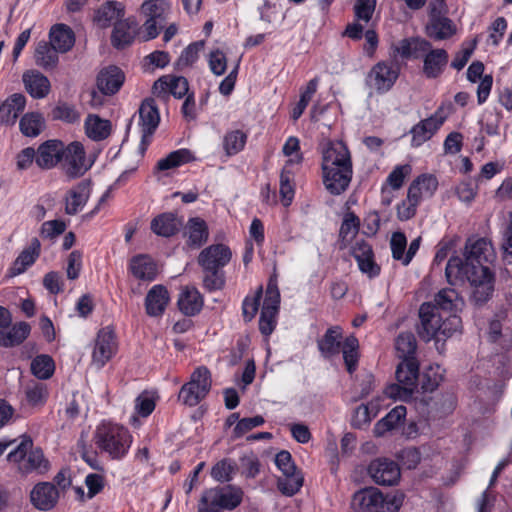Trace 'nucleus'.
Segmentation results:
<instances>
[{
  "label": "nucleus",
  "mask_w": 512,
  "mask_h": 512,
  "mask_svg": "<svg viewBox=\"0 0 512 512\" xmlns=\"http://www.w3.org/2000/svg\"><path fill=\"white\" fill-rule=\"evenodd\" d=\"M323 184L332 195L347 190L353 168L350 152L342 141H328L322 149Z\"/></svg>",
  "instance_id": "nucleus-1"
},
{
  "label": "nucleus",
  "mask_w": 512,
  "mask_h": 512,
  "mask_svg": "<svg viewBox=\"0 0 512 512\" xmlns=\"http://www.w3.org/2000/svg\"><path fill=\"white\" fill-rule=\"evenodd\" d=\"M461 262L457 259H449L445 269L447 281L451 285L469 282L473 288L471 300L475 305L487 302L494 291V279L487 266H477L472 273L461 272Z\"/></svg>",
  "instance_id": "nucleus-2"
},
{
  "label": "nucleus",
  "mask_w": 512,
  "mask_h": 512,
  "mask_svg": "<svg viewBox=\"0 0 512 512\" xmlns=\"http://www.w3.org/2000/svg\"><path fill=\"white\" fill-rule=\"evenodd\" d=\"M343 333L339 326L328 328L321 339L317 341V347L321 355L326 359H331L340 352L343 354L344 363L347 371L352 374L358 364V339L350 335L342 343Z\"/></svg>",
  "instance_id": "nucleus-3"
},
{
  "label": "nucleus",
  "mask_w": 512,
  "mask_h": 512,
  "mask_svg": "<svg viewBox=\"0 0 512 512\" xmlns=\"http://www.w3.org/2000/svg\"><path fill=\"white\" fill-rule=\"evenodd\" d=\"M404 501V494L395 491L384 495L377 488L370 487L357 491L352 498L355 512H398Z\"/></svg>",
  "instance_id": "nucleus-4"
},
{
  "label": "nucleus",
  "mask_w": 512,
  "mask_h": 512,
  "mask_svg": "<svg viewBox=\"0 0 512 512\" xmlns=\"http://www.w3.org/2000/svg\"><path fill=\"white\" fill-rule=\"evenodd\" d=\"M96 446L109 454L112 459H122L129 451L132 436L129 431L118 424L101 423L94 434Z\"/></svg>",
  "instance_id": "nucleus-5"
},
{
  "label": "nucleus",
  "mask_w": 512,
  "mask_h": 512,
  "mask_svg": "<svg viewBox=\"0 0 512 512\" xmlns=\"http://www.w3.org/2000/svg\"><path fill=\"white\" fill-rule=\"evenodd\" d=\"M33 442L29 436L23 435L17 446L9 452L7 460L17 464L19 472L43 474L49 469V461L40 448L32 449Z\"/></svg>",
  "instance_id": "nucleus-6"
},
{
  "label": "nucleus",
  "mask_w": 512,
  "mask_h": 512,
  "mask_svg": "<svg viewBox=\"0 0 512 512\" xmlns=\"http://www.w3.org/2000/svg\"><path fill=\"white\" fill-rule=\"evenodd\" d=\"M243 499V491L236 486L214 487L203 491L198 505V512H223L234 510Z\"/></svg>",
  "instance_id": "nucleus-7"
},
{
  "label": "nucleus",
  "mask_w": 512,
  "mask_h": 512,
  "mask_svg": "<svg viewBox=\"0 0 512 512\" xmlns=\"http://www.w3.org/2000/svg\"><path fill=\"white\" fill-rule=\"evenodd\" d=\"M211 382V374L206 367L196 368L191 374L190 381L181 387L179 400L190 407L198 405L209 393Z\"/></svg>",
  "instance_id": "nucleus-8"
},
{
  "label": "nucleus",
  "mask_w": 512,
  "mask_h": 512,
  "mask_svg": "<svg viewBox=\"0 0 512 512\" xmlns=\"http://www.w3.org/2000/svg\"><path fill=\"white\" fill-rule=\"evenodd\" d=\"M492 254V246L485 238H469L465 245L464 258L453 256L450 259H457L461 262V272L472 273V268L485 266L489 262Z\"/></svg>",
  "instance_id": "nucleus-9"
},
{
  "label": "nucleus",
  "mask_w": 512,
  "mask_h": 512,
  "mask_svg": "<svg viewBox=\"0 0 512 512\" xmlns=\"http://www.w3.org/2000/svg\"><path fill=\"white\" fill-rule=\"evenodd\" d=\"M399 66L392 61L376 63L366 76V84L379 94L388 92L399 77Z\"/></svg>",
  "instance_id": "nucleus-10"
},
{
  "label": "nucleus",
  "mask_w": 512,
  "mask_h": 512,
  "mask_svg": "<svg viewBox=\"0 0 512 512\" xmlns=\"http://www.w3.org/2000/svg\"><path fill=\"white\" fill-rule=\"evenodd\" d=\"M138 113V123L141 130L139 151L141 154H144L148 145L150 144L152 135L159 125L160 115L156 102L153 98L145 99L140 105Z\"/></svg>",
  "instance_id": "nucleus-11"
},
{
  "label": "nucleus",
  "mask_w": 512,
  "mask_h": 512,
  "mask_svg": "<svg viewBox=\"0 0 512 512\" xmlns=\"http://www.w3.org/2000/svg\"><path fill=\"white\" fill-rule=\"evenodd\" d=\"M443 314L438 311V307L432 303H423L419 309L420 325L417 327L419 337L425 342L432 339L439 341V330Z\"/></svg>",
  "instance_id": "nucleus-12"
},
{
  "label": "nucleus",
  "mask_w": 512,
  "mask_h": 512,
  "mask_svg": "<svg viewBox=\"0 0 512 512\" xmlns=\"http://www.w3.org/2000/svg\"><path fill=\"white\" fill-rule=\"evenodd\" d=\"M444 10L429 4V21L426 24L427 36L436 41L446 40L456 33V26L451 19L444 15Z\"/></svg>",
  "instance_id": "nucleus-13"
},
{
  "label": "nucleus",
  "mask_w": 512,
  "mask_h": 512,
  "mask_svg": "<svg viewBox=\"0 0 512 512\" xmlns=\"http://www.w3.org/2000/svg\"><path fill=\"white\" fill-rule=\"evenodd\" d=\"M117 344L115 335L109 327L99 330L94 349L92 352V363L98 369L102 368L116 353Z\"/></svg>",
  "instance_id": "nucleus-14"
},
{
  "label": "nucleus",
  "mask_w": 512,
  "mask_h": 512,
  "mask_svg": "<svg viewBox=\"0 0 512 512\" xmlns=\"http://www.w3.org/2000/svg\"><path fill=\"white\" fill-rule=\"evenodd\" d=\"M232 252L225 244H212L203 249L197 258L203 270H222L231 260Z\"/></svg>",
  "instance_id": "nucleus-15"
},
{
  "label": "nucleus",
  "mask_w": 512,
  "mask_h": 512,
  "mask_svg": "<svg viewBox=\"0 0 512 512\" xmlns=\"http://www.w3.org/2000/svg\"><path fill=\"white\" fill-rule=\"evenodd\" d=\"M444 121L445 116L442 115V109L439 108L433 115L414 125L410 130L412 135L411 146L419 147L430 140Z\"/></svg>",
  "instance_id": "nucleus-16"
},
{
  "label": "nucleus",
  "mask_w": 512,
  "mask_h": 512,
  "mask_svg": "<svg viewBox=\"0 0 512 512\" xmlns=\"http://www.w3.org/2000/svg\"><path fill=\"white\" fill-rule=\"evenodd\" d=\"M368 473L375 483L392 486L400 479V469L394 461L377 459L370 463Z\"/></svg>",
  "instance_id": "nucleus-17"
},
{
  "label": "nucleus",
  "mask_w": 512,
  "mask_h": 512,
  "mask_svg": "<svg viewBox=\"0 0 512 512\" xmlns=\"http://www.w3.org/2000/svg\"><path fill=\"white\" fill-rule=\"evenodd\" d=\"M63 167L70 178L82 176L89 168L85 163L84 147L79 142H73L65 147Z\"/></svg>",
  "instance_id": "nucleus-18"
},
{
  "label": "nucleus",
  "mask_w": 512,
  "mask_h": 512,
  "mask_svg": "<svg viewBox=\"0 0 512 512\" xmlns=\"http://www.w3.org/2000/svg\"><path fill=\"white\" fill-rule=\"evenodd\" d=\"M152 89L157 97L166 98L170 93L176 98H182L189 94V83L183 76L165 75L155 81Z\"/></svg>",
  "instance_id": "nucleus-19"
},
{
  "label": "nucleus",
  "mask_w": 512,
  "mask_h": 512,
  "mask_svg": "<svg viewBox=\"0 0 512 512\" xmlns=\"http://www.w3.org/2000/svg\"><path fill=\"white\" fill-rule=\"evenodd\" d=\"M352 256L357 261L359 270L369 278L377 277L380 274V266L374 260V253L371 245L364 240H358L352 247Z\"/></svg>",
  "instance_id": "nucleus-20"
},
{
  "label": "nucleus",
  "mask_w": 512,
  "mask_h": 512,
  "mask_svg": "<svg viewBox=\"0 0 512 512\" xmlns=\"http://www.w3.org/2000/svg\"><path fill=\"white\" fill-rule=\"evenodd\" d=\"M65 146L59 140H47L36 151V164L41 169H51L63 159Z\"/></svg>",
  "instance_id": "nucleus-21"
},
{
  "label": "nucleus",
  "mask_w": 512,
  "mask_h": 512,
  "mask_svg": "<svg viewBox=\"0 0 512 512\" xmlns=\"http://www.w3.org/2000/svg\"><path fill=\"white\" fill-rule=\"evenodd\" d=\"M30 499L37 509L48 511L56 506L59 499V491L51 482H40L32 489Z\"/></svg>",
  "instance_id": "nucleus-22"
},
{
  "label": "nucleus",
  "mask_w": 512,
  "mask_h": 512,
  "mask_svg": "<svg viewBox=\"0 0 512 512\" xmlns=\"http://www.w3.org/2000/svg\"><path fill=\"white\" fill-rule=\"evenodd\" d=\"M170 302L168 289L162 284L154 285L145 297V310L150 317H160L164 314Z\"/></svg>",
  "instance_id": "nucleus-23"
},
{
  "label": "nucleus",
  "mask_w": 512,
  "mask_h": 512,
  "mask_svg": "<svg viewBox=\"0 0 512 512\" xmlns=\"http://www.w3.org/2000/svg\"><path fill=\"white\" fill-rule=\"evenodd\" d=\"M137 32V23L133 18L121 19L114 23L111 34V44L121 50L130 46Z\"/></svg>",
  "instance_id": "nucleus-24"
},
{
  "label": "nucleus",
  "mask_w": 512,
  "mask_h": 512,
  "mask_svg": "<svg viewBox=\"0 0 512 512\" xmlns=\"http://www.w3.org/2000/svg\"><path fill=\"white\" fill-rule=\"evenodd\" d=\"M184 237L189 248L202 247L209 238V228L205 220L200 217L189 218L184 228Z\"/></svg>",
  "instance_id": "nucleus-25"
},
{
  "label": "nucleus",
  "mask_w": 512,
  "mask_h": 512,
  "mask_svg": "<svg viewBox=\"0 0 512 512\" xmlns=\"http://www.w3.org/2000/svg\"><path fill=\"white\" fill-rule=\"evenodd\" d=\"M22 82L27 93L34 99H43L50 93L49 79L37 70L25 71L22 75Z\"/></svg>",
  "instance_id": "nucleus-26"
},
{
  "label": "nucleus",
  "mask_w": 512,
  "mask_h": 512,
  "mask_svg": "<svg viewBox=\"0 0 512 512\" xmlns=\"http://www.w3.org/2000/svg\"><path fill=\"white\" fill-rule=\"evenodd\" d=\"M449 62L448 52L443 48H432L423 59V74L428 79L438 78Z\"/></svg>",
  "instance_id": "nucleus-27"
},
{
  "label": "nucleus",
  "mask_w": 512,
  "mask_h": 512,
  "mask_svg": "<svg viewBox=\"0 0 512 512\" xmlns=\"http://www.w3.org/2000/svg\"><path fill=\"white\" fill-rule=\"evenodd\" d=\"M125 14V6L118 1H107L95 10L93 21L100 28H108L120 21Z\"/></svg>",
  "instance_id": "nucleus-28"
},
{
  "label": "nucleus",
  "mask_w": 512,
  "mask_h": 512,
  "mask_svg": "<svg viewBox=\"0 0 512 512\" xmlns=\"http://www.w3.org/2000/svg\"><path fill=\"white\" fill-rule=\"evenodd\" d=\"M25 106L26 97L22 93H14L5 101H0V123L4 125L15 124Z\"/></svg>",
  "instance_id": "nucleus-29"
},
{
  "label": "nucleus",
  "mask_w": 512,
  "mask_h": 512,
  "mask_svg": "<svg viewBox=\"0 0 512 512\" xmlns=\"http://www.w3.org/2000/svg\"><path fill=\"white\" fill-rule=\"evenodd\" d=\"M128 269L135 278L143 281H153L157 275V265L147 254L133 256Z\"/></svg>",
  "instance_id": "nucleus-30"
},
{
  "label": "nucleus",
  "mask_w": 512,
  "mask_h": 512,
  "mask_svg": "<svg viewBox=\"0 0 512 512\" xmlns=\"http://www.w3.org/2000/svg\"><path fill=\"white\" fill-rule=\"evenodd\" d=\"M124 73L116 66L103 69L97 77V87L104 95L115 94L124 83Z\"/></svg>",
  "instance_id": "nucleus-31"
},
{
  "label": "nucleus",
  "mask_w": 512,
  "mask_h": 512,
  "mask_svg": "<svg viewBox=\"0 0 512 512\" xmlns=\"http://www.w3.org/2000/svg\"><path fill=\"white\" fill-rule=\"evenodd\" d=\"M204 300L201 293L195 287H184L178 297L179 310L186 316L197 315L203 307Z\"/></svg>",
  "instance_id": "nucleus-32"
},
{
  "label": "nucleus",
  "mask_w": 512,
  "mask_h": 512,
  "mask_svg": "<svg viewBox=\"0 0 512 512\" xmlns=\"http://www.w3.org/2000/svg\"><path fill=\"white\" fill-rule=\"evenodd\" d=\"M181 225L182 221L175 213L165 212L152 219L150 228L156 235L168 238L175 235Z\"/></svg>",
  "instance_id": "nucleus-33"
},
{
  "label": "nucleus",
  "mask_w": 512,
  "mask_h": 512,
  "mask_svg": "<svg viewBox=\"0 0 512 512\" xmlns=\"http://www.w3.org/2000/svg\"><path fill=\"white\" fill-rule=\"evenodd\" d=\"M90 196V186L80 182L72 188L65 198V213L75 215L83 209Z\"/></svg>",
  "instance_id": "nucleus-34"
},
{
  "label": "nucleus",
  "mask_w": 512,
  "mask_h": 512,
  "mask_svg": "<svg viewBox=\"0 0 512 512\" xmlns=\"http://www.w3.org/2000/svg\"><path fill=\"white\" fill-rule=\"evenodd\" d=\"M50 45L60 53L68 52L75 44L73 30L65 24L52 26L49 32Z\"/></svg>",
  "instance_id": "nucleus-35"
},
{
  "label": "nucleus",
  "mask_w": 512,
  "mask_h": 512,
  "mask_svg": "<svg viewBox=\"0 0 512 512\" xmlns=\"http://www.w3.org/2000/svg\"><path fill=\"white\" fill-rule=\"evenodd\" d=\"M41 244L37 238H33L30 245L25 248L13 262L10 268L12 276L23 273L29 266L34 264L40 254Z\"/></svg>",
  "instance_id": "nucleus-36"
},
{
  "label": "nucleus",
  "mask_w": 512,
  "mask_h": 512,
  "mask_svg": "<svg viewBox=\"0 0 512 512\" xmlns=\"http://www.w3.org/2000/svg\"><path fill=\"white\" fill-rule=\"evenodd\" d=\"M432 305L438 307L442 314H454L463 305V300L455 289L445 288L437 293Z\"/></svg>",
  "instance_id": "nucleus-37"
},
{
  "label": "nucleus",
  "mask_w": 512,
  "mask_h": 512,
  "mask_svg": "<svg viewBox=\"0 0 512 512\" xmlns=\"http://www.w3.org/2000/svg\"><path fill=\"white\" fill-rule=\"evenodd\" d=\"M31 332V326L27 322H18L8 331L0 330V345L14 347L22 344Z\"/></svg>",
  "instance_id": "nucleus-38"
},
{
  "label": "nucleus",
  "mask_w": 512,
  "mask_h": 512,
  "mask_svg": "<svg viewBox=\"0 0 512 512\" xmlns=\"http://www.w3.org/2000/svg\"><path fill=\"white\" fill-rule=\"evenodd\" d=\"M45 127V119L39 112H28L24 114L19 121L21 133L30 138L39 136Z\"/></svg>",
  "instance_id": "nucleus-39"
},
{
  "label": "nucleus",
  "mask_w": 512,
  "mask_h": 512,
  "mask_svg": "<svg viewBox=\"0 0 512 512\" xmlns=\"http://www.w3.org/2000/svg\"><path fill=\"white\" fill-rule=\"evenodd\" d=\"M419 376V365L416 359L403 360L396 369L397 381L410 387L412 391L416 388V382Z\"/></svg>",
  "instance_id": "nucleus-40"
},
{
  "label": "nucleus",
  "mask_w": 512,
  "mask_h": 512,
  "mask_svg": "<svg viewBox=\"0 0 512 512\" xmlns=\"http://www.w3.org/2000/svg\"><path fill=\"white\" fill-rule=\"evenodd\" d=\"M406 416V407L399 405L393 408L385 417L374 426L376 436H383L386 432L399 426Z\"/></svg>",
  "instance_id": "nucleus-41"
},
{
  "label": "nucleus",
  "mask_w": 512,
  "mask_h": 512,
  "mask_svg": "<svg viewBox=\"0 0 512 512\" xmlns=\"http://www.w3.org/2000/svg\"><path fill=\"white\" fill-rule=\"evenodd\" d=\"M85 131L90 139L101 141L110 135L111 123L109 120L101 119L96 115H89L85 121Z\"/></svg>",
  "instance_id": "nucleus-42"
},
{
  "label": "nucleus",
  "mask_w": 512,
  "mask_h": 512,
  "mask_svg": "<svg viewBox=\"0 0 512 512\" xmlns=\"http://www.w3.org/2000/svg\"><path fill=\"white\" fill-rule=\"evenodd\" d=\"M58 50L47 42L38 43L35 50V62L45 70H51L58 64Z\"/></svg>",
  "instance_id": "nucleus-43"
},
{
  "label": "nucleus",
  "mask_w": 512,
  "mask_h": 512,
  "mask_svg": "<svg viewBox=\"0 0 512 512\" xmlns=\"http://www.w3.org/2000/svg\"><path fill=\"white\" fill-rule=\"evenodd\" d=\"M395 349L398 357L402 360L416 359L414 356L417 342L414 334L411 332L400 333L395 340Z\"/></svg>",
  "instance_id": "nucleus-44"
},
{
  "label": "nucleus",
  "mask_w": 512,
  "mask_h": 512,
  "mask_svg": "<svg viewBox=\"0 0 512 512\" xmlns=\"http://www.w3.org/2000/svg\"><path fill=\"white\" fill-rule=\"evenodd\" d=\"M193 159L192 153L188 149H179L169 153L165 158L157 162V169L160 171L169 170L188 163Z\"/></svg>",
  "instance_id": "nucleus-45"
},
{
  "label": "nucleus",
  "mask_w": 512,
  "mask_h": 512,
  "mask_svg": "<svg viewBox=\"0 0 512 512\" xmlns=\"http://www.w3.org/2000/svg\"><path fill=\"white\" fill-rule=\"evenodd\" d=\"M55 370L53 359L48 355H38L31 362V371L39 380L49 379Z\"/></svg>",
  "instance_id": "nucleus-46"
},
{
  "label": "nucleus",
  "mask_w": 512,
  "mask_h": 512,
  "mask_svg": "<svg viewBox=\"0 0 512 512\" xmlns=\"http://www.w3.org/2000/svg\"><path fill=\"white\" fill-rule=\"evenodd\" d=\"M141 8L149 19L165 23L170 6L166 0H147Z\"/></svg>",
  "instance_id": "nucleus-47"
},
{
  "label": "nucleus",
  "mask_w": 512,
  "mask_h": 512,
  "mask_svg": "<svg viewBox=\"0 0 512 512\" xmlns=\"http://www.w3.org/2000/svg\"><path fill=\"white\" fill-rule=\"evenodd\" d=\"M247 135L241 130H232L225 134L223 138V148L227 155L239 153L245 146Z\"/></svg>",
  "instance_id": "nucleus-48"
},
{
  "label": "nucleus",
  "mask_w": 512,
  "mask_h": 512,
  "mask_svg": "<svg viewBox=\"0 0 512 512\" xmlns=\"http://www.w3.org/2000/svg\"><path fill=\"white\" fill-rule=\"evenodd\" d=\"M237 470L236 463L231 459H222L211 469V476L214 480L224 483L232 480Z\"/></svg>",
  "instance_id": "nucleus-49"
},
{
  "label": "nucleus",
  "mask_w": 512,
  "mask_h": 512,
  "mask_svg": "<svg viewBox=\"0 0 512 512\" xmlns=\"http://www.w3.org/2000/svg\"><path fill=\"white\" fill-rule=\"evenodd\" d=\"M25 394L30 405H43L48 397L47 386L39 381H31L25 388Z\"/></svg>",
  "instance_id": "nucleus-50"
},
{
  "label": "nucleus",
  "mask_w": 512,
  "mask_h": 512,
  "mask_svg": "<svg viewBox=\"0 0 512 512\" xmlns=\"http://www.w3.org/2000/svg\"><path fill=\"white\" fill-rule=\"evenodd\" d=\"M280 196L282 203L285 207L289 206L292 203L294 198V184H293V175L288 170L287 165L283 168L280 174Z\"/></svg>",
  "instance_id": "nucleus-51"
},
{
  "label": "nucleus",
  "mask_w": 512,
  "mask_h": 512,
  "mask_svg": "<svg viewBox=\"0 0 512 512\" xmlns=\"http://www.w3.org/2000/svg\"><path fill=\"white\" fill-rule=\"evenodd\" d=\"M444 370L439 366H430L422 376L421 388L424 392H433L443 380Z\"/></svg>",
  "instance_id": "nucleus-52"
},
{
  "label": "nucleus",
  "mask_w": 512,
  "mask_h": 512,
  "mask_svg": "<svg viewBox=\"0 0 512 512\" xmlns=\"http://www.w3.org/2000/svg\"><path fill=\"white\" fill-rule=\"evenodd\" d=\"M278 480V489L287 496L296 494L303 485V477L298 472L283 475Z\"/></svg>",
  "instance_id": "nucleus-53"
},
{
  "label": "nucleus",
  "mask_w": 512,
  "mask_h": 512,
  "mask_svg": "<svg viewBox=\"0 0 512 512\" xmlns=\"http://www.w3.org/2000/svg\"><path fill=\"white\" fill-rule=\"evenodd\" d=\"M204 47V41H197L188 45L179 56L176 66L179 69L191 66L198 59L200 50Z\"/></svg>",
  "instance_id": "nucleus-54"
},
{
  "label": "nucleus",
  "mask_w": 512,
  "mask_h": 512,
  "mask_svg": "<svg viewBox=\"0 0 512 512\" xmlns=\"http://www.w3.org/2000/svg\"><path fill=\"white\" fill-rule=\"evenodd\" d=\"M461 318L456 314H443L441 329L439 330V341L451 337L461 328Z\"/></svg>",
  "instance_id": "nucleus-55"
},
{
  "label": "nucleus",
  "mask_w": 512,
  "mask_h": 512,
  "mask_svg": "<svg viewBox=\"0 0 512 512\" xmlns=\"http://www.w3.org/2000/svg\"><path fill=\"white\" fill-rule=\"evenodd\" d=\"M360 220L352 212L347 213L342 221L339 237L342 241L347 242L351 240L359 230Z\"/></svg>",
  "instance_id": "nucleus-56"
},
{
  "label": "nucleus",
  "mask_w": 512,
  "mask_h": 512,
  "mask_svg": "<svg viewBox=\"0 0 512 512\" xmlns=\"http://www.w3.org/2000/svg\"><path fill=\"white\" fill-rule=\"evenodd\" d=\"M407 238L403 232L396 231L390 239V248L394 260L401 261L404 265L406 257Z\"/></svg>",
  "instance_id": "nucleus-57"
},
{
  "label": "nucleus",
  "mask_w": 512,
  "mask_h": 512,
  "mask_svg": "<svg viewBox=\"0 0 512 512\" xmlns=\"http://www.w3.org/2000/svg\"><path fill=\"white\" fill-rule=\"evenodd\" d=\"M280 304V293L275 285L268 284L261 312L277 315Z\"/></svg>",
  "instance_id": "nucleus-58"
},
{
  "label": "nucleus",
  "mask_w": 512,
  "mask_h": 512,
  "mask_svg": "<svg viewBox=\"0 0 512 512\" xmlns=\"http://www.w3.org/2000/svg\"><path fill=\"white\" fill-rule=\"evenodd\" d=\"M155 409V398L149 392H142L135 399V411L142 417H148Z\"/></svg>",
  "instance_id": "nucleus-59"
},
{
  "label": "nucleus",
  "mask_w": 512,
  "mask_h": 512,
  "mask_svg": "<svg viewBox=\"0 0 512 512\" xmlns=\"http://www.w3.org/2000/svg\"><path fill=\"white\" fill-rule=\"evenodd\" d=\"M205 276L203 278V286L209 291L220 290L224 287L225 278L222 270H203Z\"/></svg>",
  "instance_id": "nucleus-60"
},
{
  "label": "nucleus",
  "mask_w": 512,
  "mask_h": 512,
  "mask_svg": "<svg viewBox=\"0 0 512 512\" xmlns=\"http://www.w3.org/2000/svg\"><path fill=\"white\" fill-rule=\"evenodd\" d=\"M411 172V166L408 164L396 166L388 175L386 183L393 189L398 190L402 187L405 177Z\"/></svg>",
  "instance_id": "nucleus-61"
},
{
  "label": "nucleus",
  "mask_w": 512,
  "mask_h": 512,
  "mask_svg": "<svg viewBox=\"0 0 512 512\" xmlns=\"http://www.w3.org/2000/svg\"><path fill=\"white\" fill-rule=\"evenodd\" d=\"M412 183L419 186L427 198L432 197L438 188V180L432 174H422L414 179Z\"/></svg>",
  "instance_id": "nucleus-62"
},
{
  "label": "nucleus",
  "mask_w": 512,
  "mask_h": 512,
  "mask_svg": "<svg viewBox=\"0 0 512 512\" xmlns=\"http://www.w3.org/2000/svg\"><path fill=\"white\" fill-rule=\"evenodd\" d=\"M52 117L55 120H62L67 123H74L79 120V114L75 108L66 103L57 105L52 111Z\"/></svg>",
  "instance_id": "nucleus-63"
},
{
  "label": "nucleus",
  "mask_w": 512,
  "mask_h": 512,
  "mask_svg": "<svg viewBox=\"0 0 512 512\" xmlns=\"http://www.w3.org/2000/svg\"><path fill=\"white\" fill-rule=\"evenodd\" d=\"M502 249L505 262L512 264V211L509 212V224L503 232Z\"/></svg>",
  "instance_id": "nucleus-64"
}]
</instances>
